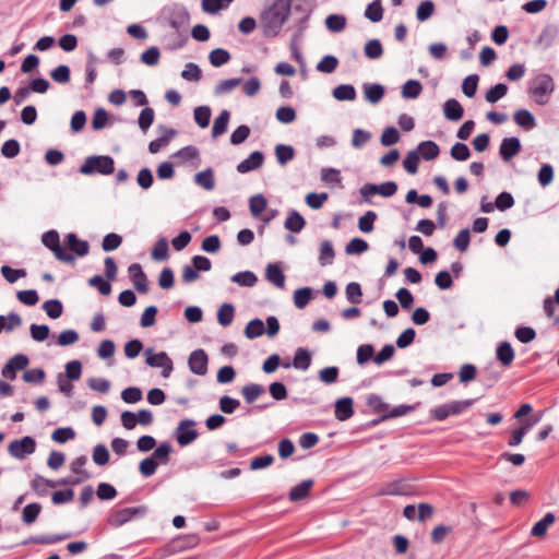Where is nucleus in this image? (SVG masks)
Returning <instances> with one entry per match:
<instances>
[{
  "label": "nucleus",
  "instance_id": "nucleus-1",
  "mask_svg": "<svg viewBox=\"0 0 559 559\" xmlns=\"http://www.w3.org/2000/svg\"><path fill=\"white\" fill-rule=\"evenodd\" d=\"M288 19V4L284 0H275L260 15V28L266 38L276 37Z\"/></svg>",
  "mask_w": 559,
  "mask_h": 559
},
{
  "label": "nucleus",
  "instance_id": "nucleus-2",
  "mask_svg": "<svg viewBox=\"0 0 559 559\" xmlns=\"http://www.w3.org/2000/svg\"><path fill=\"white\" fill-rule=\"evenodd\" d=\"M160 20L175 32H188L190 14L183 4L173 3L163 8Z\"/></svg>",
  "mask_w": 559,
  "mask_h": 559
},
{
  "label": "nucleus",
  "instance_id": "nucleus-3",
  "mask_svg": "<svg viewBox=\"0 0 559 559\" xmlns=\"http://www.w3.org/2000/svg\"><path fill=\"white\" fill-rule=\"evenodd\" d=\"M84 176H109L115 171V159L109 155L87 156L79 168Z\"/></svg>",
  "mask_w": 559,
  "mask_h": 559
},
{
  "label": "nucleus",
  "instance_id": "nucleus-4",
  "mask_svg": "<svg viewBox=\"0 0 559 559\" xmlns=\"http://www.w3.org/2000/svg\"><path fill=\"white\" fill-rule=\"evenodd\" d=\"M554 91V79L547 73H540L530 81L528 93L538 105H546Z\"/></svg>",
  "mask_w": 559,
  "mask_h": 559
},
{
  "label": "nucleus",
  "instance_id": "nucleus-5",
  "mask_svg": "<svg viewBox=\"0 0 559 559\" xmlns=\"http://www.w3.org/2000/svg\"><path fill=\"white\" fill-rule=\"evenodd\" d=\"M288 4V14L293 12L298 16L294 20L295 31H304L308 28L309 19L316 7V0H284Z\"/></svg>",
  "mask_w": 559,
  "mask_h": 559
},
{
  "label": "nucleus",
  "instance_id": "nucleus-6",
  "mask_svg": "<svg viewBox=\"0 0 559 559\" xmlns=\"http://www.w3.org/2000/svg\"><path fill=\"white\" fill-rule=\"evenodd\" d=\"M148 512L146 506L129 507L114 510L107 518V523L112 527H120L131 521L144 518Z\"/></svg>",
  "mask_w": 559,
  "mask_h": 559
},
{
  "label": "nucleus",
  "instance_id": "nucleus-7",
  "mask_svg": "<svg viewBox=\"0 0 559 559\" xmlns=\"http://www.w3.org/2000/svg\"><path fill=\"white\" fill-rule=\"evenodd\" d=\"M476 399H468L463 401H452L450 403L441 404L433 409H431V416L442 421L447 419L449 416L460 415L463 412L467 411L469 407L474 405Z\"/></svg>",
  "mask_w": 559,
  "mask_h": 559
},
{
  "label": "nucleus",
  "instance_id": "nucleus-8",
  "mask_svg": "<svg viewBox=\"0 0 559 559\" xmlns=\"http://www.w3.org/2000/svg\"><path fill=\"white\" fill-rule=\"evenodd\" d=\"M43 245L48 248L58 261L66 263H73L75 261L74 255L67 252L60 243V237L57 230L51 229L43 234Z\"/></svg>",
  "mask_w": 559,
  "mask_h": 559
},
{
  "label": "nucleus",
  "instance_id": "nucleus-9",
  "mask_svg": "<svg viewBox=\"0 0 559 559\" xmlns=\"http://www.w3.org/2000/svg\"><path fill=\"white\" fill-rule=\"evenodd\" d=\"M145 362L152 368H162V376L168 378L174 370L171 358L166 352L153 353L152 348L145 350Z\"/></svg>",
  "mask_w": 559,
  "mask_h": 559
},
{
  "label": "nucleus",
  "instance_id": "nucleus-10",
  "mask_svg": "<svg viewBox=\"0 0 559 559\" xmlns=\"http://www.w3.org/2000/svg\"><path fill=\"white\" fill-rule=\"evenodd\" d=\"M35 450L36 441L29 436L13 440L8 447L10 455L17 460H24L27 455L33 454Z\"/></svg>",
  "mask_w": 559,
  "mask_h": 559
},
{
  "label": "nucleus",
  "instance_id": "nucleus-11",
  "mask_svg": "<svg viewBox=\"0 0 559 559\" xmlns=\"http://www.w3.org/2000/svg\"><path fill=\"white\" fill-rule=\"evenodd\" d=\"M195 421L193 419H183L179 423L175 430V437L179 445L186 447L198 438V431L193 428Z\"/></svg>",
  "mask_w": 559,
  "mask_h": 559
},
{
  "label": "nucleus",
  "instance_id": "nucleus-12",
  "mask_svg": "<svg viewBox=\"0 0 559 559\" xmlns=\"http://www.w3.org/2000/svg\"><path fill=\"white\" fill-rule=\"evenodd\" d=\"M209 357L204 349L199 348L189 355V370L197 376H205L207 373Z\"/></svg>",
  "mask_w": 559,
  "mask_h": 559
},
{
  "label": "nucleus",
  "instance_id": "nucleus-13",
  "mask_svg": "<svg viewBox=\"0 0 559 559\" xmlns=\"http://www.w3.org/2000/svg\"><path fill=\"white\" fill-rule=\"evenodd\" d=\"M28 364L29 359L26 355L16 354L8 360V362L2 368L1 373L4 378L14 380L16 378L17 371L25 369Z\"/></svg>",
  "mask_w": 559,
  "mask_h": 559
},
{
  "label": "nucleus",
  "instance_id": "nucleus-14",
  "mask_svg": "<svg viewBox=\"0 0 559 559\" xmlns=\"http://www.w3.org/2000/svg\"><path fill=\"white\" fill-rule=\"evenodd\" d=\"M521 141L516 136L504 138L499 147L502 160L509 162L521 152Z\"/></svg>",
  "mask_w": 559,
  "mask_h": 559
},
{
  "label": "nucleus",
  "instance_id": "nucleus-15",
  "mask_svg": "<svg viewBox=\"0 0 559 559\" xmlns=\"http://www.w3.org/2000/svg\"><path fill=\"white\" fill-rule=\"evenodd\" d=\"M264 155L260 151L252 152L246 159L237 165V171L247 174L260 168L263 165Z\"/></svg>",
  "mask_w": 559,
  "mask_h": 559
},
{
  "label": "nucleus",
  "instance_id": "nucleus-16",
  "mask_svg": "<svg viewBox=\"0 0 559 559\" xmlns=\"http://www.w3.org/2000/svg\"><path fill=\"white\" fill-rule=\"evenodd\" d=\"M129 275L133 282L135 289L140 293H147V277L139 263H133L128 269Z\"/></svg>",
  "mask_w": 559,
  "mask_h": 559
},
{
  "label": "nucleus",
  "instance_id": "nucleus-17",
  "mask_svg": "<svg viewBox=\"0 0 559 559\" xmlns=\"http://www.w3.org/2000/svg\"><path fill=\"white\" fill-rule=\"evenodd\" d=\"M335 418L340 421H345L354 415L353 399L341 397L335 402L334 409Z\"/></svg>",
  "mask_w": 559,
  "mask_h": 559
},
{
  "label": "nucleus",
  "instance_id": "nucleus-18",
  "mask_svg": "<svg viewBox=\"0 0 559 559\" xmlns=\"http://www.w3.org/2000/svg\"><path fill=\"white\" fill-rule=\"evenodd\" d=\"M311 365V353L302 347L297 348L294 355V359L292 364H284V368H289L290 366L295 369L307 370Z\"/></svg>",
  "mask_w": 559,
  "mask_h": 559
},
{
  "label": "nucleus",
  "instance_id": "nucleus-19",
  "mask_svg": "<svg viewBox=\"0 0 559 559\" xmlns=\"http://www.w3.org/2000/svg\"><path fill=\"white\" fill-rule=\"evenodd\" d=\"M265 278L277 288H284L285 275L276 263H269L265 269Z\"/></svg>",
  "mask_w": 559,
  "mask_h": 559
},
{
  "label": "nucleus",
  "instance_id": "nucleus-20",
  "mask_svg": "<svg viewBox=\"0 0 559 559\" xmlns=\"http://www.w3.org/2000/svg\"><path fill=\"white\" fill-rule=\"evenodd\" d=\"M66 242L69 249L78 254L79 257H84L90 251V245L85 240H81L74 233H70L66 236Z\"/></svg>",
  "mask_w": 559,
  "mask_h": 559
},
{
  "label": "nucleus",
  "instance_id": "nucleus-21",
  "mask_svg": "<svg viewBox=\"0 0 559 559\" xmlns=\"http://www.w3.org/2000/svg\"><path fill=\"white\" fill-rule=\"evenodd\" d=\"M365 98L371 104H378L384 96V86L378 83H365L362 85Z\"/></svg>",
  "mask_w": 559,
  "mask_h": 559
},
{
  "label": "nucleus",
  "instance_id": "nucleus-22",
  "mask_svg": "<svg viewBox=\"0 0 559 559\" xmlns=\"http://www.w3.org/2000/svg\"><path fill=\"white\" fill-rule=\"evenodd\" d=\"M443 114L448 120L459 121L463 117L464 110L456 99L450 98L443 104Z\"/></svg>",
  "mask_w": 559,
  "mask_h": 559
},
{
  "label": "nucleus",
  "instance_id": "nucleus-23",
  "mask_svg": "<svg viewBox=\"0 0 559 559\" xmlns=\"http://www.w3.org/2000/svg\"><path fill=\"white\" fill-rule=\"evenodd\" d=\"M306 225L305 218L296 211L290 210L285 219L284 227L292 233H300Z\"/></svg>",
  "mask_w": 559,
  "mask_h": 559
},
{
  "label": "nucleus",
  "instance_id": "nucleus-24",
  "mask_svg": "<svg viewBox=\"0 0 559 559\" xmlns=\"http://www.w3.org/2000/svg\"><path fill=\"white\" fill-rule=\"evenodd\" d=\"M513 118L515 123L524 130L530 131L536 127V119L527 109L516 110Z\"/></svg>",
  "mask_w": 559,
  "mask_h": 559
},
{
  "label": "nucleus",
  "instance_id": "nucleus-25",
  "mask_svg": "<svg viewBox=\"0 0 559 559\" xmlns=\"http://www.w3.org/2000/svg\"><path fill=\"white\" fill-rule=\"evenodd\" d=\"M425 160H432L438 157L440 148L433 141H423L418 144L416 150Z\"/></svg>",
  "mask_w": 559,
  "mask_h": 559
},
{
  "label": "nucleus",
  "instance_id": "nucleus-26",
  "mask_svg": "<svg viewBox=\"0 0 559 559\" xmlns=\"http://www.w3.org/2000/svg\"><path fill=\"white\" fill-rule=\"evenodd\" d=\"M229 119L230 112L227 109L222 110L221 114L215 118L212 127V136L214 139L221 136L227 131Z\"/></svg>",
  "mask_w": 559,
  "mask_h": 559
},
{
  "label": "nucleus",
  "instance_id": "nucleus-27",
  "mask_svg": "<svg viewBox=\"0 0 559 559\" xmlns=\"http://www.w3.org/2000/svg\"><path fill=\"white\" fill-rule=\"evenodd\" d=\"M497 359L504 366L509 367L514 360V350L509 342H502L496 350Z\"/></svg>",
  "mask_w": 559,
  "mask_h": 559
},
{
  "label": "nucleus",
  "instance_id": "nucleus-28",
  "mask_svg": "<svg viewBox=\"0 0 559 559\" xmlns=\"http://www.w3.org/2000/svg\"><path fill=\"white\" fill-rule=\"evenodd\" d=\"M555 515L551 512H548L544 515L542 520L536 522L532 527L531 534L534 537H544L550 525L555 523Z\"/></svg>",
  "mask_w": 559,
  "mask_h": 559
},
{
  "label": "nucleus",
  "instance_id": "nucleus-29",
  "mask_svg": "<svg viewBox=\"0 0 559 559\" xmlns=\"http://www.w3.org/2000/svg\"><path fill=\"white\" fill-rule=\"evenodd\" d=\"M335 252L333 245L330 240H323L320 245V254L318 258L321 266L331 265L334 261Z\"/></svg>",
  "mask_w": 559,
  "mask_h": 559
},
{
  "label": "nucleus",
  "instance_id": "nucleus-30",
  "mask_svg": "<svg viewBox=\"0 0 559 559\" xmlns=\"http://www.w3.org/2000/svg\"><path fill=\"white\" fill-rule=\"evenodd\" d=\"M313 485L312 479H306L299 483L298 485L294 486L289 491V500L290 501H299L304 498H306Z\"/></svg>",
  "mask_w": 559,
  "mask_h": 559
},
{
  "label": "nucleus",
  "instance_id": "nucleus-31",
  "mask_svg": "<svg viewBox=\"0 0 559 559\" xmlns=\"http://www.w3.org/2000/svg\"><path fill=\"white\" fill-rule=\"evenodd\" d=\"M230 281L241 287H253L258 282V277L252 271H241L234 274Z\"/></svg>",
  "mask_w": 559,
  "mask_h": 559
},
{
  "label": "nucleus",
  "instance_id": "nucleus-32",
  "mask_svg": "<svg viewBox=\"0 0 559 559\" xmlns=\"http://www.w3.org/2000/svg\"><path fill=\"white\" fill-rule=\"evenodd\" d=\"M166 48L168 50H178L181 49L188 41L189 36L188 32H175V34L167 35L166 37Z\"/></svg>",
  "mask_w": 559,
  "mask_h": 559
},
{
  "label": "nucleus",
  "instance_id": "nucleus-33",
  "mask_svg": "<svg viewBox=\"0 0 559 559\" xmlns=\"http://www.w3.org/2000/svg\"><path fill=\"white\" fill-rule=\"evenodd\" d=\"M332 95L340 102H352L356 98V90L352 84H341L333 90Z\"/></svg>",
  "mask_w": 559,
  "mask_h": 559
},
{
  "label": "nucleus",
  "instance_id": "nucleus-34",
  "mask_svg": "<svg viewBox=\"0 0 559 559\" xmlns=\"http://www.w3.org/2000/svg\"><path fill=\"white\" fill-rule=\"evenodd\" d=\"M31 487L39 497H44L48 493L49 488H55V484L53 480L47 479L40 475H35L31 481Z\"/></svg>",
  "mask_w": 559,
  "mask_h": 559
},
{
  "label": "nucleus",
  "instance_id": "nucleus-35",
  "mask_svg": "<svg viewBox=\"0 0 559 559\" xmlns=\"http://www.w3.org/2000/svg\"><path fill=\"white\" fill-rule=\"evenodd\" d=\"M274 152L276 160L281 166H285L295 156V150L292 145L277 144Z\"/></svg>",
  "mask_w": 559,
  "mask_h": 559
},
{
  "label": "nucleus",
  "instance_id": "nucleus-36",
  "mask_svg": "<svg viewBox=\"0 0 559 559\" xmlns=\"http://www.w3.org/2000/svg\"><path fill=\"white\" fill-rule=\"evenodd\" d=\"M423 91V85L417 80H408L402 86V97L406 99L417 98Z\"/></svg>",
  "mask_w": 559,
  "mask_h": 559
},
{
  "label": "nucleus",
  "instance_id": "nucleus-37",
  "mask_svg": "<svg viewBox=\"0 0 559 559\" xmlns=\"http://www.w3.org/2000/svg\"><path fill=\"white\" fill-rule=\"evenodd\" d=\"M41 512V506L37 502L28 503L22 511V521L26 525H31L36 522L38 515Z\"/></svg>",
  "mask_w": 559,
  "mask_h": 559
},
{
  "label": "nucleus",
  "instance_id": "nucleus-38",
  "mask_svg": "<svg viewBox=\"0 0 559 559\" xmlns=\"http://www.w3.org/2000/svg\"><path fill=\"white\" fill-rule=\"evenodd\" d=\"M194 182L205 190H213L215 187L213 170L211 168H206L205 170L195 174Z\"/></svg>",
  "mask_w": 559,
  "mask_h": 559
},
{
  "label": "nucleus",
  "instance_id": "nucleus-39",
  "mask_svg": "<svg viewBox=\"0 0 559 559\" xmlns=\"http://www.w3.org/2000/svg\"><path fill=\"white\" fill-rule=\"evenodd\" d=\"M176 134V131L174 129H164V134L159 136L158 139H155L150 142L148 144V151L151 154H156L160 151V148L166 145L169 140Z\"/></svg>",
  "mask_w": 559,
  "mask_h": 559
},
{
  "label": "nucleus",
  "instance_id": "nucleus-40",
  "mask_svg": "<svg viewBox=\"0 0 559 559\" xmlns=\"http://www.w3.org/2000/svg\"><path fill=\"white\" fill-rule=\"evenodd\" d=\"M264 334V323L261 319H253L248 322L245 329V335L249 340H254Z\"/></svg>",
  "mask_w": 559,
  "mask_h": 559
},
{
  "label": "nucleus",
  "instance_id": "nucleus-41",
  "mask_svg": "<svg viewBox=\"0 0 559 559\" xmlns=\"http://www.w3.org/2000/svg\"><path fill=\"white\" fill-rule=\"evenodd\" d=\"M365 16L372 23L380 22L383 17L381 0H373L370 4H368L365 11Z\"/></svg>",
  "mask_w": 559,
  "mask_h": 559
},
{
  "label": "nucleus",
  "instance_id": "nucleus-42",
  "mask_svg": "<svg viewBox=\"0 0 559 559\" xmlns=\"http://www.w3.org/2000/svg\"><path fill=\"white\" fill-rule=\"evenodd\" d=\"M235 308L231 304H223L217 311V321L223 326H228L234 320Z\"/></svg>",
  "mask_w": 559,
  "mask_h": 559
},
{
  "label": "nucleus",
  "instance_id": "nucleus-43",
  "mask_svg": "<svg viewBox=\"0 0 559 559\" xmlns=\"http://www.w3.org/2000/svg\"><path fill=\"white\" fill-rule=\"evenodd\" d=\"M242 82L241 78H233L221 81L214 88V94L216 96L229 94L233 90H235Z\"/></svg>",
  "mask_w": 559,
  "mask_h": 559
},
{
  "label": "nucleus",
  "instance_id": "nucleus-44",
  "mask_svg": "<svg viewBox=\"0 0 559 559\" xmlns=\"http://www.w3.org/2000/svg\"><path fill=\"white\" fill-rule=\"evenodd\" d=\"M211 115L212 111L209 106H199L193 111L194 121L202 129L209 127Z\"/></svg>",
  "mask_w": 559,
  "mask_h": 559
},
{
  "label": "nucleus",
  "instance_id": "nucleus-45",
  "mask_svg": "<svg viewBox=\"0 0 559 559\" xmlns=\"http://www.w3.org/2000/svg\"><path fill=\"white\" fill-rule=\"evenodd\" d=\"M325 26L330 32H342L346 26V17L341 14H330L325 19Z\"/></svg>",
  "mask_w": 559,
  "mask_h": 559
},
{
  "label": "nucleus",
  "instance_id": "nucleus-46",
  "mask_svg": "<svg viewBox=\"0 0 559 559\" xmlns=\"http://www.w3.org/2000/svg\"><path fill=\"white\" fill-rule=\"evenodd\" d=\"M312 297V289L310 287H301L294 293V304L296 308L304 309Z\"/></svg>",
  "mask_w": 559,
  "mask_h": 559
},
{
  "label": "nucleus",
  "instance_id": "nucleus-47",
  "mask_svg": "<svg viewBox=\"0 0 559 559\" xmlns=\"http://www.w3.org/2000/svg\"><path fill=\"white\" fill-rule=\"evenodd\" d=\"M211 64L215 68L222 67L230 60V53L223 48H216L209 55Z\"/></svg>",
  "mask_w": 559,
  "mask_h": 559
},
{
  "label": "nucleus",
  "instance_id": "nucleus-48",
  "mask_svg": "<svg viewBox=\"0 0 559 559\" xmlns=\"http://www.w3.org/2000/svg\"><path fill=\"white\" fill-rule=\"evenodd\" d=\"M241 393L248 404L253 403L260 395L264 393V388L261 384H248L241 389Z\"/></svg>",
  "mask_w": 559,
  "mask_h": 559
},
{
  "label": "nucleus",
  "instance_id": "nucleus-49",
  "mask_svg": "<svg viewBox=\"0 0 559 559\" xmlns=\"http://www.w3.org/2000/svg\"><path fill=\"white\" fill-rule=\"evenodd\" d=\"M435 12V3L431 0L421 1L416 10V19L425 22L432 16Z\"/></svg>",
  "mask_w": 559,
  "mask_h": 559
},
{
  "label": "nucleus",
  "instance_id": "nucleus-50",
  "mask_svg": "<svg viewBox=\"0 0 559 559\" xmlns=\"http://www.w3.org/2000/svg\"><path fill=\"white\" fill-rule=\"evenodd\" d=\"M267 206V201L262 194L252 195L249 200V209L252 216L258 217Z\"/></svg>",
  "mask_w": 559,
  "mask_h": 559
},
{
  "label": "nucleus",
  "instance_id": "nucleus-51",
  "mask_svg": "<svg viewBox=\"0 0 559 559\" xmlns=\"http://www.w3.org/2000/svg\"><path fill=\"white\" fill-rule=\"evenodd\" d=\"M507 93L508 86L504 83H498L486 93L485 99L490 104H495L504 97Z\"/></svg>",
  "mask_w": 559,
  "mask_h": 559
},
{
  "label": "nucleus",
  "instance_id": "nucleus-52",
  "mask_svg": "<svg viewBox=\"0 0 559 559\" xmlns=\"http://www.w3.org/2000/svg\"><path fill=\"white\" fill-rule=\"evenodd\" d=\"M43 309L49 318L58 319L62 314L63 306L60 300L50 299L43 304Z\"/></svg>",
  "mask_w": 559,
  "mask_h": 559
},
{
  "label": "nucleus",
  "instance_id": "nucleus-53",
  "mask_svg": "<svg viewBox=\"0 0 559 559\" xmlns=\"http://www.w3.org/2000/svg\"><path fill=\"white\" fill-rule=\"evenodd\" d=\"M338 60L336 57L332 55L324 56L321 61L317 64L316 69L317 71L321 73L330 74L335 71L337 68Z\"/></svg>",
  "mask_w": 559,
  "mask_h": 559
},
{
  "label": "nucleus",
  "instance_id": "nucleus-54",
  "mask_svg": "<svg viewBox=\"0 0 559 559\" xmlns=\"http://www.w3.org/2000/svg\"><path fill=\"white\" fill-rule=\"evenodd\" d=\"M365 55L369 59H379L383 55V48L379 39H370L365 45Z\"/></svg>",
  "mask_w": 559,
  "mask_h": 559
},
{
  "label": "nucleus",
  "instance_id": "nucleus-55",
  "mask_svg": "<svg viewBox=\"0 0 559 559\" xmlns=\"http://www.w3.org/2000/svg\"><path fill=\"white\" fill-rule=\"evenodd\" d=\"M450 155L457 162H465L471 156L468 146L464 143L456 142L450 150Z\"/></svg>",
  "mask_w": 559,
  "mask_h": 559
},
{
  "label": "nucleus",
  "instance_id": "nucleus-56",
  "mask_svg": "<svg viewBox=\"0 0 559 559\" xmlns=\"http://www.w3.org/2000/svg\"><path fill=\"white\" fill-rule=\"evenodd\" d=\"M70 68L66 64H60L50 72L51 79L59 84H67L70 82Z\"/></svg>",
  "mask_w": 559,
  "mask_h": 559
},
{
  "label": "nucleus",
  "instance_id": "nucleus-57",
  "mask_svg": "<svg viewBox=\"0 0 559 559\" xmlns=\"http://www.w3.org/2000/svg\"><path fill=\"white\" fill-rule=\"evenodd\" d=\"M346 298L352 304H359L362 297V290L359 283L350 282L345 288Z\"/></svg>",
  "mask_w": 559,
  "mask_h": 559
},
{
  "label": "nucleus",
  "instance_id": "nucleus-58",
  "mask_svg": "<svg viewBox=\"0 0 559 559\" xmlns=\"http://www.w3.org/2000/svg\"><path fill=\"white\" fill-rule=\"evenodd\" d=\"M419 159L420 157L417 151H409L403 160L405 170L411 175L416 174L418 170Z\"/></svg>",
  "mask_w": 559,
  "mask_h": 559
},
{
  "label": "nucleus",
  "instance_id": "nucleus-59",
  "mask_svg": "<svg viewBox=\"0 0 559 559\" xmlns=\"http://www.w3.org/2000/svg\"><path fill=\"white\" fill-rule=\"evenodd\" d=\"M181 78L189 82H198L201 79V69L197 63L189 62L181 72Z\"/></svg>",
  "mask_w": 559,
  "mask_h": 559
},
{
  "label": "nucleus",
  "instance_id": "nucleus-60",
  "mask_svg": "<svg viewBox=\"0 0 559 559\" xmlns=\"http://www.w3.org/2000/svg\"><path fill=\"white\" fill-rule=\"evenodd\" d=\"M159 58H160L159 49L157 47L153 46L142 52L140 60L142 63L153 67L158 63Z\"/></svg>",
  "mask_w": 559,
  "mask_h": 559
},
{
  "label": "nucleus",
  "instance_id": "nucleus-61",
  "mask_svg": "<svg viewBox=\"0 0 559 559\" xmlns=\"http://www.w3.org/2000/svg\"><path fill=\"white\" fill-rule=\"evenodd\" d=\"M122 242V237L116 233L107 234L102 242V248L104 251L109 252L114 251L120 247Z\"/></svg>",
  "mask_w": 559,
  "mask_h": 559
},
{
  "label": "nucleus",
  "instance_id": "nucleus-62",
  "mask_svg": "<svg viewBox=\"0 0 559 559\" xmlns=\"http://www.w3.org/2000/svg\"><path fill=\"white\" fill-rule=\"evenodd\" d=\"M368 250V243L361 238L352 239L345 247L347 254H361Z\"/></svg>",
  "mask_w": 559,
  "mask_h": 559
},
{
  "label": "nucleus",
  "instance_id": "nucleus-63",
  "mask_svg": "<svg viewBox=\"0 0 559 559\" xmlns=\"http://www.w3.org/2000/svg\"><path fill=\"white\" fill-rule=\"evenodd\" d=\"M154 110L151 107H145L141 110L138 123L143 132H146V130L152 126L154 121Z\"/></svg>",
  "mask_w": 559,
  "mask_h": 559
},
{
  "label": "nucleus",
  "instance_id": "nucleus-64",
  "mask_svg": "<svg viewBox=\"0 0 559 559\" xmlns=\"http://www.w3.org/2000/svg\"><path fill=\"white\" fill-rule=\"evenodd\" d=\"M31 336L36 342H44L48 338L50 329L46 324H31L29 326Z\"/></svg>",
  "mask_w": 559,
  "mask_h": 559
}]
</instances>
